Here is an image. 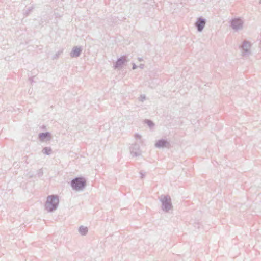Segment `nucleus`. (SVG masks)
<instances>
[{"instance_id": "f03ea898", "label": "nucleus", "mask_w": 261, "mask_h": 261, "mask_svg": "<svg viewBox=\"0 0 261 261\" xmlns=\"http://www.w3.org/2000/svg\"><path fill=\"white\" fill-rule=\"evenodd\" d=\"M86 185V182L83 177H76L71 182V186L73 190L80 191H82Z\"/></svg>"}, {"instance_id": "1a4fd4ad", "label": "nucleus", "mask_w": 261, "mask_h": 261, "mask_svg": "<svg viewBox=\"0 0 261 261\" xmlns=\"http://www.w3.org/2000/svg\"><path fill=\"white\" fill-rule=\"evenodd\" d=\"M168 145L169 143L165 139L159 140L155 144V146L159 148L166 147Z\"/></svg>"}, {"instance_id": "f8f14e48", "label": "nucleus", "mask_w": 261, "mask_h": 261, "mask_svg": "<svg viewBox=\"0 0 261 261\" xmlns=\"http://www.w3.org/2000/svg\"><path fill=\"white\" fill-rule=\"evenodd\" d=\"M39 139L43 141L45 139L49 140L50 139V134L49 132H47L45 133H41L39 134Z\"/></svg>"}, {"instance_id": "5701e85b", "label": "nucleus", "mask_w": 261, "mask_h": 261, "mask_svg": "<svg viewBox=\"0 0 261 261\" xmlns=\"http://www.w3.org/2000/svg\"><path fill=\"white\" fill-rule=\"evenodd\" d=\"M260 47L261 48V40H260Z\"/></svg>"}, {"instance_id": "6e6552de", "label": "nucleus", "mask_w": 261, "mask_h": 261, "mask_svg": "<svg viewBox=\"0 0 261 261\" xmlns=\"http://www.w3.org/2000/svg\"><path fill=\"white\" fill-rule=\"evenodd\" d=\"M127 61L126 58L125 56H122L120 58L118 59L117 61L114 65V68L115 69L121 67L122 65Z\"/></svg>"}, {"instance_id": "9d476101", "label": "nucleus", "mask_w": 261, "mask_h": 261, "mask_svg": "<svg viewBox=\"0 0 261 261\" xmlns=\"http://www.w3.org/2000/svg\"><path fill=\"white\" fill-rule=\"evenodd\" d=\"M82 49L77 46L74 47L71 51L70 55L72 58L78 57L80 56Z\"/></svg>"}, {"instance_id": "b1692460", "label": "nucleus", "mask_w": 261, "mask_h": 261, "mask_svg": "<svg viewBox=\"0 0 261 261\" xmlns=\"http://www.w3.org/2000/svg\"><path fill=\"white\" fill-rule=\"evenodd\" d=\"M259 4H261V0H259Z\"/></svg>"}, {"instance_id": "7ed1b4c3", "label": "nucleus", "mask_w": 261, "mask_h": 261, "mask_svg": "<svg viewBox=\"0 0 261 261\" xmlns=\"http://www.w3.org/2000/svg\"><path fill=\"white\" fill-rule=\"evenodd\" d=\"M160 200L162 203V210L165 212H168L169 210L172 209V205L170 197L168 195H161Z\"/></svg>"}, {"instance_id": "dca6fc26", "label": "nucleus", "mask_w": 261, "mask_h": 261, "mask_svg": "<svg viewBox=\"0 0 261 261\" xmlns=\"http://www.w3.org/2000/svg\"><path fill=\"white\" fill-rule=\"evenodd\" d=\"M144 122H145V123L147 124L148 125V126L150 128H152V127H153V126H154V123H153L152 121H151V120H148V119L145 120L144 121Z\"/></svg>"}, {"instance_id": "4468645a", "label": "nucleus", "mask_w": 261, "mask_h": 261, "mask_svg": "<svg viewBox=\"0 0 261 261\" xmlns=\"http://www.w3.org/2000/svg\"><path fill=\"white\" fill-rule=\"evenodd\" d=\"M134 137L136 140V142L138 143V144L143 143V140L142 139V136L141 135L136 133L134 135Z\"/></svg>"}, {"instance_id": "6ab92c4d", "label": "nucleus", "mask_w": 261, "mask_h": 261, "mask_svg": "<svg viewBox=\"0 0 261 261\" xmlns=\"http://www.w3.org/2000/svg\"><path fill=\"white\" fill-rule=\"evenodd\" d=\"M133 69H136L137 68V66L135 64L133 63Z\"/></svg>"}, {"instance_id": "ddd939ff", "label": "nucleus", "mask_w": 261, "mask_h": 261, "mask_svg": "<svg viewBox=\"0 0 261 261\" xmlns=\"http://www.w3.org/2000/svg\"><path fill=\"white\" fill-rule=\"evenodd\" d=\"M79 232L81 235L85 236L88 232V228L84 226H81L79 228Z\"/></svg>"}, {"instance_id": "f3484780", "label": "nucleus", "mask_w": 261, "mask_h": 261, "mask_svg": "<svg viewBox=\"0 0 261 261\" xmlns=\"http://www.w3.org/2000/svg\"><path fill=\"white\" fill-rule=\"evenodd\" d=\"M63 53V49L58 51L56 54L53 56V59H57L59 58V56Z\"/></svg>"}, {"instance_id": "2eb2a0df", "label": "nucleus", "mask_w": 261, "mask_h": 261, "mask_svg": "<svg viewBox=\"0 0 261 261\" xmlns=\"http://www.w3.org/2000/svg\"><path fill=\"white\" fill-rule=\"evenodd\" d=\"M52 151L50 147H44L42 150V153L47 155H49Z\"/></svg>"}, {"instance_id": "0eeeda50", "label": "nucleus", "mask_w": 261, "mask_h": 261, "mask_svg": "<svg viewBox=\"0 0 261 261\" xmlns=\"http://www.w3.org/2000/svg\"><path fill=\"white\" fill-rule=\"evenodd\" d=\"M250 43L247 41H244L242 45V55L243 56H248L250 54Z\"/></svg>"}, {"instance_id": "a211bd4d", "label": "nucleus", "mask_w": 261, "mask_h": 261, "mask_svg": "<svg viewBox=\"0 0 261 261\" xmlns=\"http://www.w3.org/2000/svg\"><path fill=\"white\" fill-rule=\"evenodd\" d=\"M145 99L146 96L145 95H141L139 98V100L142 102L144 101Z\"/></svg>"}, {"instance_id": "4be33fe9", "label": "nucleus", "mask_w": 261, "mask_h": 261, "mask_svg": "<svg viewBox=\"0 0 261 261\" xmlns=\"http://www.w3.org/2000/svg\"><path fill=\"white\" fill-rule=\"evenodd\" d=\"M138 60H139V61H143V59H142V58H140V57H139V58H138Z\"/></svg>"}, {"instance_id": "aec40b11", "label": "nucleus", "mask_w": 261, "mask_h": 261, "mask_svg": "<svg viewBox=\"0 0 261 261\" xmlns=\"http://www.w3.org/2000/svg\"><path fill=\"white\" fill-rule=\"evenodd\" d=\"M139 68H140L141 69H143L144 67V64H141L139 65Z\"/></svg>"}, {"instance_id": "423d86ee", "label": "nucleus", "mask_w": 261, "mask_h": 261, "mask_svg": "<svg viewBox=\"0 0 261 261\" xmlns=\"http://www.w3.org/2000/svg\"><path fill=\"white\" fill-rule=\"evenodd\" d=\"M205 24L206 19L202 17L198 18L195 23V26L197 28V31L199 32L203 31Z\"/></svg>"}, {"instance_id": "412c9836", "label": "nucleus", "mask_w": 261, "mask_h": 261, "mask_svg": "<svg viewBox=\"0 0 261 261\" xmlns=\"http://www.w3.org/2000/svg\"><path fill=\"white\" fill-rule=\"evenodd\" d=\"M140 174H141V177L142 178H143L144 177V176H145V174H143L142 172H140Z\"/></svg>"}, {"instance_id": "20e7f679", "label": "nucleus", "mask_w": 261, "mask_h": 261, "mask_svg": "<svg viewBox=\"0 0 261 261\" xmlns=\"http://www.w3.org/2000/svg\"><path fill=\"white\" fill-rule=\"evenodd\" d=\"M244 20L240 17H237L230 20V25L232 29L235 32H239L243 29Z\"/></svg>"}, {"instance_id": "f257e3e1", "label": "nucleus", "mask_w": 261, "mask_h": 261, "mask_svg": "<svg viewBox=\"0 0 261 261\" xmlns=\"http://www.w3.org/2000/svg\"><path fill=\"white\" fill-rule=\"evenodd\" d=\"M59 203V199L57 195H49L47 197L45 208L48 212H52L57 209Z\"/></svg>"}, {"instance_id": "9b49d317", "label": "nucleus", "mask_w": 261, "mask_h": 261, "mask_svg": "<svg viewBox=\"0 0 261 261\" xmlns=\"http://www.w3.org/2000/svg\"><path fill=\"white\" fill-rule=\"evenodd\" d=\"M98 248H91L89 250V254L92 258H96L100 256V252H98Z\"/></svg>"}, {"instance_id": "39448f33", "label": "nucleus", "mask_w": 261, "mask_h": 261, "mask_svg": "<svg viewBox=\"0 0 261 261\" xmlns=\"http://www.w3.org/2000/svg\"><path fill=\"white\" fill-rule=\"evenodd\" d=\"M130 154L133 156H139L141 155L142 152L140 148L139 144L137 142L133 143L129 147Z\"/></svg>"}]
</instances>
